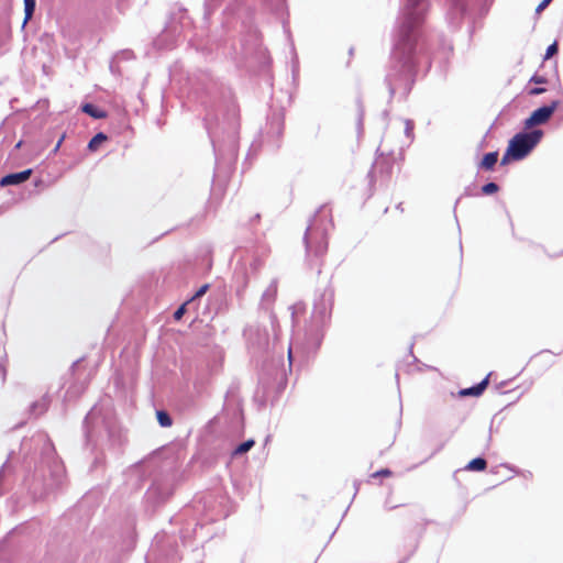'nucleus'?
I'll use <instances>...</instances> for the list:
<instances>
[{
  "mask_svg": "<svg viewBox=\"0 0 563 563\" xmlns=\"http://www.w3.org/2000/svg\"><path fill=\"white\" fill-rule=\"evenodd\" d=\"M552 0H542L539 5L536 9L537 13H541L550 3Z\"/></svg>",
  "mask_w": 563,
  "mask_h": 563,
  "instance_id": "20",
  "label": "nucleus"
},
{
  "mask_svg": "<svg viewBox=\"0 0 563 563\" xmlns=\"http://www.w3.org/2000/svg\"><path fill=\"white\" fill-rule=\"evenodd\" d=\"M157 421L162 427H170L173 421L166 411H157Z\"/></svg>",
  "mask_w": 563,
  "mask_h": 563,
  "instance_id": "13",
  "label": "nucleus"
},
{
  "mask_svg": "<svg viewBox=\"0 0 563 563\" xmlns=\"http://www.w3.org/2000/svg\"><path fill=\"white\" fill-rule=\"evenodd\" d=\"M558 53V43L554 42L553 44H551L548 48H547V52H545V56L544 58L545 59H549L551 58L553 55H555Z\"/></svg>",
  "mask_w": 563,
  "mask_h": 563,
  "instance_id": "16",
  "label": "nucleus"
},
{
  "mask_svg": "<svg viewBox=\"0 0 563 563\" xmlns=\"http://www.w3.org/2000/svg\"><path fill=\"white\" fill-rule=\"evenodd\" d=\"M208 288H209V285H207V284H206V285H203V286H201V287L196 291V294L192 296V298H191V299H196V298H199V297L203 296V295L207 292Z\"/></svg>",
  "mask_w": 563,
  "mask_h": 563,
  "instance_id": "19",
  "label": "nucleus"
},
{
  "mask_svg": "<svg viewBox=\"0 0 563 563\" xmlns=\"http://www.w3.org/2000/svg\"><path fill=\"white\" fill-rule=\"evenodd\" d=\"M332 209L322 206L314 213L305 235L307 257L321 262L329 249V232L333 229Z\"/></svg>",
  "mask_w": 563,
  "mask_h": 563,
  "instance_id": "1",
  "label": "nucleus"
},
{
  "mask_svg": "<svg viewBox=\"0 0 563 563\" xmlns=\"http://www.w3.org/2000/svg\"><path fill=\"white\" fill-rule=\"evenodd\" d=\"M405 132L408 137H412L413 134V123L410 120L405 121Z\"/></svg>",
  "mask_w": 563,
  "mask_h": 563,
  "instance_id": "18",
  "label": "nucleus"
},
{
  "mask_svg": "<svg viewBox=\"0 0 563 563\" xmlns=\"http://www.w3.org/2000/svg\"><path fill=\"white\" fill-rule=\"evenodd\" d=\"M498 161V152H490L484 155L479 167L485 170H492Z\"/></svg>",
  "mask_w": 563,
  "mask_h": 563,
  "instance_id": "7",
  "label": "nucleus"
},
{
  "mask_svg": "<svg viewBox=\"0 0 563 563\" xmlns=\"http://www.w3.org/2000/svg\"><path fill=\"white\" fill-rule=\"evenodd\" d=\"M419 0H413V5H418Z\"/></svg>",
  "mask_w": 563,
  "mask_h": 563,
  "instance_id": "24",
  "label": "nucleus"
},
{
  "mask_svg": "<svg viewBox=\"0 0 563 563\" xmlns=\"http://www.w3.org/2000/svg\"><path fill=\"white\" fill-rule=\"evenodd\" d=\"M545 91L544 88H541V87H538V88H533L529 91V95L531 96H536V95H540V93H543Z\"/></svg>",
  "mask_w": 563,
  "mask_h": 563,
  "instance_id": "22",
  "label": "nucleus"
},
{
  "mask_svg": "<svg viewBox=\"0 0 563 563\" xmlns=\"http://www.w3.org/2000/svg\"><path fill=\"white\" fill-rule=\"evenodd\" d=\"M498 191V186L495 183H488L482 187L484 195H493Z\"/></svg>",
  "mask_w": 563,
  "mask_h": 563,
  "instance_id": "15",
  "label": "nucleus"
},
{
  "mask_svg": "<svg viewBox=\"0 0 563 563\" xmlns=\"http://www.w3.org/2000/svg\"><path fill=\"white\" fill-rule=\"evenodd\" d=\"M542 135L541 130L516 134L508 143L507 151L501 157V165L525 158L537 146Z\"/></svg>",
  "mask_w": 563,
  "mask_h": 563,
  "instance_id": "3",
  "label": "nucleus"
},
{
  "mask_svg": "<svg viewBox=\"0 0 563 563\" xmlns=\"http://www.w3.org/2000/svg\"><path fill=\"white\" fill-rule=\"evenodd\" d=\"M560 101L553 100L550 104L541 107L534 110L531 115L526 120L525 126L531 129L536 125L547 123L555 110L559 108Z\"/></svg>",
  "mask_w": 563,
  "mask_h": 563,
  "instance_id": "4",
  "label": "nucleus"
},
{
  "mask_svg": "<svg viewBox=\"0 0 563 563\" xmlns=\"http://www.w3.org/2000/svg\"><path fill=\"white\" fill-rule=\"evenodd\" d=\"M422 21L420 12H410L407 14L399 30V38L395 46L396 56L407 65L411 63L412 56L419 45V25Z\"/></svg>",
  "mask_w": 563,
  "mask_h": 563,
  "instance_id": "2",
  "label": "nucleus"
},
{
  "mask_svg": "<svg viewBox=\"0 0 563 563\" xmlns=\"http://www.w3.org/2000/svg\"><path fill=\"white\" fill-rule=\"evenodd\" d=\"M488 383H489V375L486 376L481 383H478L477 385L473 386V387H470V388H464V389H461L459 391V396L460 397H466V396H473V397H478L481 396L484 390L486 389V387L488 386Z\"/></svg>",
  "mask_w": 563,
  "mask_h": 563,
  "instance_id": "6",
  "label": "nucleus"
},
{
  "mask_svg": "<svg viewBox=\"0 0 563 563\" xmlns=\"http://www.w3.org/2000/svg\"><path fill=\"white\" fill-rule=\"evenodd\" d=\"M188 305V302H184L175 312H174V319L175 320H180L183 318V316L185 314L186 312V306Z\"/></svg>",
  "mask_w": 563,
  "mask_h": 563,
  "instance_id": "17",
  "label": "nucleus"
},
{
  "mask_svg": "<svg viewBox=\"0 0 563 563\" xmlns=\"http://www.w3.org/2000/svg\"><path fill=\"white\" fill-rule=\"evenodd\" d=\"M35 10V0H24V23H26L33 15Z\"/></svg>",
  "mask_w": 563,
  "mask_h": 563,
  "instance_id": "12",
  "label": "nucleus"
},
{
  "mask_svg": "<svg viewBox=\"0 0 563 563\" xmlns=\"http://www.w3.org/2000/svg\"><path fill=\"white\" fill-rule=\"evenodd\" d=\"M81 109L85 113H87L88 115H90L95 119H104L107 117L106 111L95 107L91 103H85Z\"/></svg>",
  "mask_w": 563,
  "mask_h": 563,
  "instance_id": "8",
  "label": "nucleus"
},
{
  "mask_svg": "<svg viewBox=\"0 0 563 563\" xmlns=\"http://www.w3.org/2000/svg\"><path fill=\"white\" fill-rule=\"evenodd\" d=\"M64 139H65V135H63V136L59 139V141L56 143V146H55V148H54V152H57V151L59 150V147H60V145H62V143H63V141H64Z\"/></svg>",
  "mask_w": 563,
  "mask_h": 563,
  "instance_id": "23",
  "label": "nucleus"
},
{
  "mask_svg": "<svg viewBox=\"0 0 563 563\" xmlns=\"http://www.w3.org/2000/svg\"><path fill=\"white\" fill-rule=\"evenodd\" d=\"M106 140L107 136L103 133H98L89 141L88 148L90 151H96Z\"/></svg>",
  "mask_w": 563,
  "mask_h": 563,
  "instance_id": "10",
  "label": "nucleus"
},
{
  "mask_svg": "<svg viewBox=\"0 0 563 563\" xmlns=\"http://www.w3.org/2000/svg\"><path fill=\"white\" fill-rule=\"evenodd\" d=\"M32 175V169H25L20 173L9 174L0 180L1 186L18 185L26 181Z\"/></svg>",
  "mask_w": 563,
  "mask_h": 563,
  "instance_id": "5",
  "label": "nucleus"
},
{
  "mask_svg": "<svg viewBox=\"0 0 563 563\" xmlns=\"http://www.w3.org/2000/svg\"><path fill=\"white\" fill-rule=\"evenodd\" d=\"M531 81L536 82V84H545L547 79L544 77H542V76H533L531 78Z\"/></svg>",
  "mask_w": 563,
  "mask_h": 563,
  "instance_id": "21",
  "label": "nucleus"
},
{
  "mask_svg": "<svg viewBox=\"0 0 563 563\" xmlns=\"http://www.w3.org/2000/svg\"><path fill=\"white\" fill-rule=\"evenodd\" d=\"M393 472L389 468H382L377 472H374L369 475L371 478H380V477H391Z\"/></svg>",
  "mask_w": 563,
  "mask_h": 563,
  "instance_id": "14",
  "label": "nucleus"
},
{
  "mask_svg": "<svg viewBox=\"0 0 563 563\" xmlns=\"http://www.w3.org/2000/svg\"><path fill=\"white\" fill-rule=\"evenodd\" d=\"M254 444H255L254 440H247V441L239 444L236 446V449L234 450L233 454L234 455L244 454L247 451H250L254 446Z\"/></svg>",
  "mask_w": 563,
  "mask_h": 563,
  "instance_id": "11",
  "label": "nucleus"
},
{
  "mask_svg": "<svg viewBox=\"0 0 563 563\" xmlns=\"http://www.w3.org/2000/svg\"><path fill=\"white\" fill-rule=\"evenodd\" d=\"M487 467V462L483 457H476L468 462V464L465 466L466 471L471 472H483Z\"/></svg>",
  "mask_w": 563,
  "mask_h": 563,
  "instance_id": "9",
  "label": "nucleus"
}]
</instances>
